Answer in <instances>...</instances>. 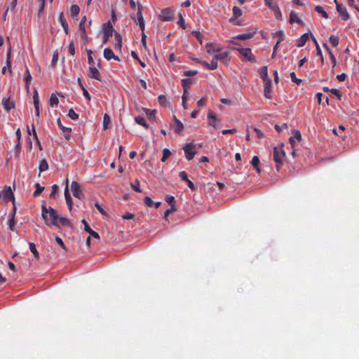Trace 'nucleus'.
Instances as JSON below:
<instances>
[{"label": "nucleus", "instance_id": "obj_1", "mask_svg": "<svg viewBox=\"0 0 359 359\" xmlns=\"http://www.w3.org/2000/svg\"><path fill=\"white\" fill-rule=\"evenodd\" d=\"M232 50H237L243 60L249 61L251 62H256L255 57L252 53V50L250 48H233Z\"/></svg>", "mask_w": 359, "mask_h": 359}, {"label": "nucleus", "instance_id": "obj_2", "mask_svg": "<svg viewBox=\"0 0 359 359\" xmlns=\"http://www.w3.org/2000/svg\"><path fill=\"white\" fill-rule=\"evenodd\" d=\"M285 156V152L282 149L281 147H275L273 150V161L276 163V168L277 170L280 169V167L283 164V159Z\"/></svg>", "mask_w": 359, "mask_h": 359}, {"label": "nucleus", "instance_id": "obj_3", "mask_svg": "<svg viewBox=\"0 0 359 359\" xmlns=\"http://www.w3.org/2000/svg\"><path fill=\"white\" fill-rule=\"evenodd\" d=\"M131 18L135 20L137 25H140V27L142 32L144 31L145 24L144 20L142 15V8L140 5L137 6V10L136 14H133Z\"/></svg>", "mask_w": 359, "mask_h": 359}, {"label": "nucleus", "instance_id": "obj_4", "mask_svg": "<svg viewBox=\"0 0 359 359\" xmlns=\"http://www.w3.org/2000/svg\"><path fill=\"white\" fill-rule=\"evenodd\" d=\"M46 225H54L58 226L57 213L52 207H49L48 220L45 221Z\"/></svg>", "mask_w": 359, "mask_h": 359}, {"label": "nucleus", "instance_id": "obj_5", "mask_svg": "<svg viewBox=\"0 0 359 359\" xmlns=\"http://www.w3.org/2000/svg\"><path fill=\"white\" fill-rule=\"evenodd\" d=\"M183 149L185 153L186 158L188 161L192 160L196 154V151L195 150V145L193 143L187 144L183 147Z\"/></svg>", "mask_w": 359, "mask_h": 359}, {"label": "nucleus", "instance_id": "obj_6", "mask_svg": "<svg viewBox=\"0 0 359 359\" xmlns=\"http://www.w3.org/2000/svg\"><path fill=\"white\" fill-rule=\"evenodd\" d=\"M162 21H171L174 18L173 10L170 8H163L159 15Z\"/></svg>", "mask_w": 359, "mask_h": 359}, {"label": "nucleus", "instance_id": "obj_7", "mask_svg": "<svg viewBox=\"0 0 359 359\" xmlns=\"http://www.w3.org/2000/svg\"><path fill=\"white\" fill-rule=\"evenodd\" d=\"M229 55L230 53L229 51L219 52L217 54L213 55V58L218 61L222 62L224 65H228L229 62Z\"/></svg>", "mask_w": 359, "mask_h": 359}, {"label": "nucleus", "instance_id": "obj_8", "mask_svg": "<svg viewBox=\"0 0 359 359\" xmlns=\"http://www.w3.org/2000/svg\"><path fill=\"white\" fill-rule=\"evenodd\" d=\"M207 118L209 121L208 124L215 129L220 128L219 123L220 121L217 118V116L212 111H210L208 113Z\"/></svg>", "mask_w": 359, "mask_h": 359}, {"label": "nucleus", "instance_id": "obj_9", "mask_svg": "<svg viewBox=\"0 0 359 359\" xmlns=\"http://www.w3.org/2000/svg\"><path fill=\"white\" fill-rule=\"evenodd\" d=\"M336 4L337 11L342 18L344 20H348L350 18L349 14L348 13L346 8L342 5L339 4L337 0H334Z\"/></svg>", "mask_w": 359, "mask_h": 359}, {"label": "nucleus", "instance_id": "obj_10", "mask_svg": "<svg viewBox=\"0 0 359 359\" xmlns=\"http://www.w3.org/2000/svg\"><path fill=\"white\" fill-rule=\"evenodd\" d=\"M242 11L237 6H233V16L229 19V22H232L233 25H240L241 24L236 21V20L242 15Z\"/></svg>", "mask_w": 359, "mask_h": 359}, {"label": "nucleus", "instance_id": "obj_11", "mask_svg": "<svg viewBox=\"0 0 359 359\" xmlns=\"http://www.w3.org/2000/svg\"><path fill=\"white\" fill-rule=\"evenodd\" d=\"M71 189L74 197L81 198L82 196V192L81 187L77 182L73 181L71 184Z\"/></svg>", "mask_w": 359, "mask_h": 359}, {"label": "nucleus", "instance_id": "obj_12", "mask_svg": "<svg viewBox=\"0 0 359 359\" xmlns=\"http://www.w3.org/2000/svg\"><path fill=\"white\" fill-rule=\"evenodd\" d=\"M113 25L110 21L107 22L103 25L104 36H106L107 38L111 37L113 34Z\"/></svg>", "mask_w": 359, "mask_h": 359}, {"label": "nucleus", "instance_id": "obj_13", "mask_svg": "<svg viewBox=\"0 0 359 359\" xmlns=\"http://www.w3.org/2000/svg\"><path fill=\"white\" fill-rule=\"evenodd\" d=\"M207 53L212 55L214 53H217L221 51V48L219 46L214 45L212 43L209 42L205 44Z\"/></svg>", "mask_w": 359, "mask_h": 359}, {"label": "nucleus", "instance_id": "obj_14", "mask_svg": "<svg viewBox=\"0 0 359 359\" xmlns=\"http://www.w3.org/2000/svg\"><path fill=\"white\" fill-rule=\"evenodd\" d=\"M88 76L91 79H95L101 81V75L98 69L94 66H89Z\"/></svg>", "mask_w": 359, "mask_h": 359}, {"label": "nucleus", "instance_id": "obj_15", "mask_svg": "<svg viewBox=\"0 0 359 359\" xmlns=\"http://www.w3.org/2000/svg\"><path fill=\"white\" fill-rule=\"evenodd\" d=\"M104 57L107 60L113 58L115 60L120 61L118 56L115 55L113 50L110 48H106L104 49Z\"/></svg>", "mask_w": 359, "mask_h": 359}, {"label": "nucleus", "instance_id": "obj_16", "mask_svg": "<svg viewBox=\"0 0 359 359\" xmlns=\"http://www.w3.org/2000/svg\"><path fill=\"white\" fill-rule=\"evenodd\" d=\"M65 198L69 210L72 208V199L71 198L69 187H68V180L66 182V187L65 188Z\"/></svg>", "mask_w": 359, "mask_h": 359}, {"label": "nucleus", "instance_id": "obj_17", "mask_svg": "<svg viewBox=\"0 0 359 359\" xmlns=\"http://www.w3.org/2000/svg\"><path fill=\"white\" fill-rule=\"evenodd\" d=\"M264 82V95L267 99L271 98V80Z\"/></svg>", "mask_w": 359, "mask_h": 359}, {"label": "nucleus", "instance_id": "obj_18", "mask_svg": "<svg viewBox=\"0 0 359 359\" xmlns=\"http://www.w3.org/2000/svg\"><path fill=\"white\" fill-rule=\"evenodd\" d=\"M81 222L84 224V230L88 232L90 236H92L95 238H99V234L95 231L92 230L91 228L88 226V223L85 219H83Z\"/></svg>", "mask_w": 359, "mask_h": 359}, {"label": "nucleus", "instance_id": "obj_19", "mask_svg": "<svg viewBox=\"0 0 359 359\" xmlns=\"http://www.w3.org/2000/svg\"><path fill=\"white\" fill-rule=\"evenodd\" d=\"M4 197L8 201H12L13 203H14V201H15L14 194H13V192L11 187H7L5 189V190L4 191Z\"/></svg>", "mask_w": 359, "mask_h": 359}, {"label": "nucleus", "instance_id": "obj_20", "mask_svg": "<svg viewBox=\"0 0 359 359\" xmlns=\"http://www.w3.org/2000/svg\"><path fill=\"white\" fill-rule=\"evenodd\" d=\"M259 74L264 81L271 80L268 76V69L266 66H263L259 69Z\"/></svg>", "mask_w": 359, "mask_h": 359}, {"label": "nucleus", "instance_id": "obj_21", "mask_svg": "<svg viewBox=\"0 0 359 359\" xmlns=\"http://www.w3.org/2000/svg\"><path fill=\"white\" fill-rule=\"evenodd\" d=\"M33 100H34V108L36 111V116H39V98L38 95V93L36 90L34 91V95H33Z\"/></svg>", "mask_w": 359, "mask_h": 359}, {"label": "nucleus", "instance_id": "obj_22", "mask_svg": "<svg viewBox=\"0 0 359 359\" xmlns=\"http://www.w3.org/2000/svg\"><path fill=\"white\" fill-rule=\"evenodd\" d=\"M202 65L210 70H215L218 67L217 61L215 60L213 57L210 63H208V62L205 61V62H202Z\"/></svg>", "mask_w": 359, "mask_h": 359}, {"label": "nucleus", "instance_id": "obj_23", "mask_svg": "<svg viewBox=\"0 0 359 359\" xmlns=\"http://www.w3.org/2000/svg\"><path fill=\"white\" fill-rule=\"evenodd\" d=\"M2 103H3L4 109L8 111L15 107L14 102L11 101L10 98L4 97L2 100Z\"/></svg>", "mask_w": 359, "mask_h": 359}, {"label": "nucleus", "instance_id": "obj_24", "mask_svg": "<svg viewBox=\"0 0 359 359\" xmlns=\"http://www.w3.org/2000/svg\"><path fill=\"white\" fill-rule=\"evenodd\" d=\"M309 38V34L308 33H305V34H302L300 36V38L298 39L297 46L299 48L303 47L305 45V43H306V41H308Z\"/></svg>", "mask_w": 359, "mask_h": 359}, {"label": "nucleus", "instance_id": "obj_25", "mask_svg": "<svg viewBox=\"0 0 359 359\" xmlns=\"http://www.w3.org/2000/svg\"><path fill=\"white\" fill-rule=\"evenodd\" d=\"M114 38L116 41L114 43V48L116 49L121 50L122 47V37L121 34L118 32H115Z\"/></svg>", "mask_w": 359, "mask_h": 359}, {"label": "nucleus", "instance_id": "obj_26", "mask_svg": "<svg viewBox=\"0 0 359 359\" xmlns=\"http://www.w3.org/2000/svg\"><path fill=\"white\" fill-rule=\"evenodd\" d=\"M32 75L29 72V69L27 67L26 71H25V88L27 90H29V85H30V83L32 82Z\"/></svg>", "mask_w": 359, "mask_h": 359}, {"label": "nucleus", "instance_id": "obj_27", "mask_svg": "<svg viewBox=\"0 0 359 359\" xmlns=\"http://www.w3.org/2000/svg\"><path fill=\"white\" fill-rule=\"evenodd\" d=\"M173 119L175 122V131L180 134L184 129V125L175 116H174Z\"/></svg>", "mask_w": 359, "mask_h": 359}, {"label": "nucleus", "instance_id": "obj_28", "mask_svg": "<svg viewBox=\"0 0 359 359\" xmlns=\"http://www.w3.org/2000/svg\"><path fill=\"white\" fill-rule=\"evenodd\" d=\"M275 35H280V38L278 39L274 47H273V54H275V53L276 52L277 49H278V46L279 45V43L283 41L284 39V34L283 32V31H277L274 33Z\"/></svg>", "mask_w": 359, "mask_h": 359}, {"label": "nucleus", "instance_id": "obj_29", "mask_svg": "<svg viewBox=\"0 0 359 359\" xmlns=\"http://www.w3.org/2000/svg\"><path fill=\"white\" fill-rule=\"evenodd\" d=\"M290 22L293 24L294 22L303 25L302 20L297 16V15L292 11L290 14Z\"/></svg>", "mask_w": 359, "mask_h": 359}, {"label": "nucleus", "instance_id": "obj_30", "mask_svg": "<svg viewBox=\"0 0 359 359\" xmlns=\"http://www.w3.org/2000/svg\"><path fill=\"white\" fill-rule=\"evenodd\" d=\"M181 82L183 87V91H185V93H188L189 86L192 83V80L190 79H184Z\"/></svg>", "mask_w": 359, "mask_h": 359}, {"label": "nucleus", "instance_id": "obj_31", "mask_svg": "<svg viewBox=\"0 0 359 359\" xmlns=\"http://www.w3.org/2000/svg\"><path fill=\"white\" fill-rule=\"evenodd\" d=\"M259 163H260V161H259V158L257 156H253V158L251 161V164L252 165V166L255 168L257 172H258V173L261 172V169L259 167Z\"/></svg>", "mask_w": 359, "mask_h": 359}, {"label": "nucleus", "instance_id": "obj_32", "mask_svg": "<svg viewBox=\"0 0 359 359\" xmlns=\"http://www.w3.org/2000/svg\"><path fill=\"white\" fill-rule=\"evenodd\" d=\"M253 36L254 33L242 34L233 36V39L237 40H246L252 38Z\"/></svg>", "mask_w": 359, "mask_h": 359}, {"label": "nucleus", "instance_id": "obj_33", "mask_svg": "<svg viewBox=\"0 0 359 359\" xmlns=\"http://www.w3.org/2000/svg\"><path fill=\"white\" fill-rule=\"evenodd\" d=\"M135 122L144 127L146 129L149 128V125L147 123L146 120L144 117L138 116L135 118Z\"/></svg>", "mask_w": 359, "mask_h": 359}, {"label": "nucleus", "instance_id": "obj_34", "mask_svg": "<svg viewBox=\"0 0 359 359\" xmlns=\"http://www.w3.org/2000/svg\"><path fill=\"white\" fill-rule=\"evenodd\" d=\"M144 110L150 120L155 121L156 113L155 109H144Z\"/></svg>", "mask_w": 359, "mask_h": 359}, {"label": "nucleus", "instance_id": "obj_35", "mask_svg": "<svg viewBox=\"0 0 359 359\" xmlns=\"http://www.w3.org/2000/svg\"><path fill=\"white\" fill-rule=\"evenodd\" d=\"M40 172L46 171L48 169V163L46 159H42L39 165Z\"/></svg>", "mask_w": 359, "mask_h": 359}, {"label": "nucleus", "instance_id": "obj_36", "mask_svg": "<svg viewBox=\"0 0 359 359\" xmlns=\"http://www.w3.org/2000/svg\"><path fill=\"white\" fill-rule=\"evenodd\" d=\"M86 16H83L79 23V29L82 32V36L83 38H86V29H85V26H84V23L86 22Z\"/></svg>", "mask_w": 359, "mask_h": 359}, {"label": "nucleus", "instance_id": "obj_37", "mask_svg": "<svg viewBox=\"0 0 359 359\" xmlns=\"http://www.w3.org/2000/svg\"><path fill=\"white\" fill-rule=\"evenodd\" d=\"M57 223H58V226L60 225L69 226L70 224V222L67 218L64 217H59L58 216H57Z\"/></svg>", "mask_w": 359, "mask_h": 359}, {"label": "nucleus", "instance_id": "obj_38", "mask_svg": "<svg viewBox=\"0 0 359 359\" xmlns=\"http://www.w3.org/2000/svg\"><path fill=\"white\" fill-rule=\"evenodd\" d=\"M323 46H324L325 48H326L327 50L329 52L330 57V59H331L332 63V68H334L336 66V64H337L336 58H335L334 54L332 53V52L331 51V50L327 46V44L324 43Z\"/></svg>", "mask_w": 359, "mask_h": 359}, {"label": "nucleus", "instance_id": "obj_39", "mask_svg": "<svg viewBox=\"0 0 359 359\" xmlns=\"http://www.w3.org/2000/svg\"><path fill=\"white\" fill-rule=\"evenodd\" d=\"M29 250L35 258H39V254L36 250V245L34 243H29Z\"/></svg>", "mask_w": 359, "mask_h": 359}, {"label": "nucleus", "instance_id": "obj_40", "mask_svg": "<svg viewBox=\"0 0 359 359\" xmlns=\"http://www.w3.org/2000/svg\"><path fill=\"white\" fill-rule=\"evenodd\" d=\"M264 4L267 6L271 10L273 9L276 6H278L276 0H264Z\"/></svg>", "mask_w": 359, "mask_h": 359}, {"label": "nucleus", "instance_id": "obj_41", "mask_svg": "<svg viewBox=\"0 0 359 359\" xmlns=\"http://www.w3.org/2000/svg\"><path fill=\"white\" fill-rule=\"evenodd\" d=\"M329 41L333 47H337L339 44V39L337 36L331 35L329 38Z\"/></svg>", "mask_w": 359, "mask_h": 359}, {"label": "nucleus", "instance_id": "obj_42", "mask_svg": "<svg viewBox=\"0 0 359 359\" xmlns=\"http://www.w3.org/2000/svg\"><path fill=\"white\" fill-rule=\"evenodd\" d=\"M50 105L53 107L54 105H57L59 103V100L55 93H52L50 97Z\"/></svg>", "mask_w": 359, "mask_h": 359}, {"label": "nucleus", "instance_id": "obj_43", "mask_svg": "<svg viewBox=\"0 0 359 359\" xmlns=\"http://www.w3.org/2000/svg\"><path fill=\"white\" fill-rule=\"evenodd\" d=\"M49 211V208H47L46 205H43L41 206V216L44 221L48 220V214Z\"/></svg>", "mask_w": 359, "mask_h": 359}, {"label": "nucleus", "instance_id": "obj_44", "mask_svg": "<svg viewBox=\"0 0 359 359\" xmlns=\"http://www.w3.org/2000/svg\"><path fill=\"white\" fill-rule=\"evenodd\" d=\"M315 11L317 13L321 14L323 16V18H325L326 19H327L329 18L327 13L324 11V9H323V8L322 6H316L315 7Z\"/></svg>", "mask_w": 359, "mask_h": 359}, {"label": "nucleus", "instance_id": "obj_45", "mask_svg": "<svg viewBox=\"0 0 359 359\" xmlns=\"http://www.w3.org/2000/svg\"><path fill=\"white\" fill-rule=\"evenodd\" d=\"M57 123L58 127L62 130V131L63 133H70L71 132L70 128L65 127L62 124L60 118H57Z\"/></svg>", "mask_w": 359, "mask_h": 359}, {"label": "nucleus", "instance_id": "obj_46", "mask_svg": "<svg viewBox=\"0 0 359 359\" xmlns=\"http://www.w3.org/2000/svg\"><path fill=\"white\" fill-rule=\"evenodd\" d=\"M80 12V8L78 5H72L71 6V14L74 16H77Z\"/></svg>", "mask_w": 359, "mask_h": 359}, {"label": "nucleus", "instance_id": "obj_47", "mask_svg": "<svg viewBox=\"0 0 359 359\" xmlns=\"http://www.w3.org/2000/svg\"><path fill=\"white\" fill-rule=\"evenodd\" d=\"M176 210H177V209H176L175 205H172V207H170V208L167 209L164 212V215H163L164 219L168 220V217L169 216V215L171 214L172 212H175Z\"/></svg>", "mask_w": 359, "mask_h": 359}, {"label": "nucleus", "instance_id": "obj_48", "mask_svg": "<svg viewBox=\"0 0 359 359\" xmlns=\"http://www.w3.org/2000/svg\"><path fill=\"white\" fill-rule=\"evenodd\" d=\"M171 153L170 151V150L168 149H164L163 150V156L161 159V161L162 162H165L168 158V157L170 156Z\"/></svg>", "mask_w": 359, "mask_h": 359}, {"label": "nucleus", "instance_id": "obj_49", "mask_svg": "<svg viewBox=\"0 0 359 359\" xmlns=\"http://www.w3.org/2000/svg\"><path fill=\"white\" fill-rule=\"evenodd\" d=\"M130 187L135 191L142 192V190L140 188V181L138 180H135V183H131Z\"/></svg>", "mask_w": 359, "mask_h": 359}, {"label": "nucleus", "instance_id": "obj_50", "mask_svg": "<svg viewBox=\"0 0 359 359\" xmlns=\"http://www.w3.org/2000/svg\"><path fill=\"white\" fill-rule=\"evenodd\" d=\"M272 11H273L274 15L276 19L280 20H282V13H281L280 9L279 8L278 6H276V8L272 9Z\"/></svg>", "mask_w": 359, "mask_h": 359}, {"label": "nucleus", "instance_id": "obj_51", "mask_svg": "<svg viewBox=\"0 0 359 359\" xmlns=\"http://www.w3.org/2000/svg\"><path fill=\"white\" fill-rule=\"evenodd\" d=\"M191 34L194 35L197 40L199 41V43L202 44L203 38V34L198 31H193Z\"/></svg>", "mask_w": 359, "mask_h": 359}, {"label": "nucleus", "instance_id": "obj_52", "mask_svg": "<svg viewBox=\"0 0 359 359\" xmlns=\"http://www.w3.org/2000/svg\"><path fill=\"white\" fill-rule=\"evenodd\" d=\"M11 48L8 49V52H7V54H6V65H7V67L9 68V71L10 72H11Z\"/></svg>", "mask_w": 359, "mask_h": 359}, {"label": "nucleus", "instance_id": "obj_53", "mask_svg": "<svg viewBox=\"0 0 359 359\" xmlns=\"http://www.w3.org/2000/svg\"><path fill=\"white\" fill-rule=\"evenodd\" d=\"M15 218H13V217H11V218L8 221L9 229L12 231H14L15 230Z\"/></svg>", "mask_w": 359, "mask_h": 359}, {"label": "nucleus", "instance_id": "obj_54", "mask_svg": "<svg viewBox=\"0 0 359 359\" xmlns=\"http://www.w3.org/2000/svg\"><path fill=\"white\" fill-rule=\"evenodd\" d=\"M290 78H291L292 81H293L294 83H296L297 85H299L302 83V80L297 79L296 77V74L294 72L290 73Z\"/></svg>", "mask_w": 359, "mask_h": 359}, {"label": "nucleus", "instance_id": "obj_55", "mask_svg": "<svg viewBox=\"0 0 359 359\" xmlns=\"http://www.w3.org/2000/svg\"><path fill=\"white\" fill-rule=\"evenodd\" d=\"M44 190V187H41L39 183L36 184V190L34 193L35 196H39Z\"/></svg>", "mask_w": 359, "mask_h": 359}, {"label": "nucleus", "instance_id": "obj_56", "mask_svg": "<svg viewBox=\"0 0 359 359\" xmlns=\"http://www.w3.org/2000/svg\"><path fill=\"white\" fill-rule=\"evenodd\" d=\"M165 201L169 204L170 205L171 207H172V205H175V197L172 196H170V195H167L165 196Z\"/></svg>", "mask_w": 359, "mask_h": 359}, {"label": "nucleus", "instance_id": "obj_57", "mask_svg": "<svg viewBox=\"0 0 359 359\" xmlns=\"http://www.w3.org/2000/svg\"><path fill=\"white\" fill-rule=\"evenodd\" d=\"M57 190H58V187L57 184H53L52 186V191L50 194V198H56V195H57Z\"/></svg>", "mask_w": 359, "mask_h": 359}, {"label": "nucleus", "instance_id": "obj_58", "mask_svg": "<svg viewBox=\"0 0 359 359\" xmlns=\"http://www.w3.org/2000/svg\"><path fill=\"white\" fill-rule=\"evenodd\" d=\"M109 122H110V116L108 114H105L103 117V128H104V129L107 128V126L109 123Z\"/></svg>", "mask_w": 359, "mask_h": 359}, {"label": "nucleus", "instance_id": "obj_59", "mask_svg": "<svg viewBox=\"0 0 359 359\" xmlns=\"http://www.w3.org/2000/svg\"><path fill=\"white\" fill-rule=\"evenodd\" d=\"M58 60V53L57 51H55L53 55L52 61H51V66L53 67H55V65Z\"/></svg>", "mask_w": 359, "mask_h": 359}, {"label": "nucleus", "instance_id": "obj_60", "mask_svg": "<svg viewBox=\"0 0 359 359\" xmlns=\"http://www.w3.org/2000/svg\"><path fill=\"white\" fill-rule=\"evenodd\" d=\"M189 94V92H188V93H185V91L183 92V95L182 96V106H183L184 109H187V100L188 99Z\"/></svg>", "mask_w": 359, "mask_h": 359}, {"label": "nucleus", "instance_id": "obj_61", "mask_svg": "<svg viewBox=\"0 0 359 359\" xmlns=\"http://www.w3.org/2000/svg\"><path fill=\"white\" fill-rule=\"evenodd\" d=\"M68 116L72 119L76 120L79 118V114H76L73 109H70L68 112Z\"/></svg>", "mask_w": 359, "mask_h": 359}, {"label": "nucleus", "instance_id": "obj_62", "mask_svg": "<svg viewBox=\"0 0 359 359\" xmlns=\"http://www.w3.org/2000/svg\"><path fill=\"white\" fill-rule=\"evenodd\" d=\"M39 15H41L43 13L44 6H45V0H39Z\"/></svg>", "mask_w": 359, "mask_h": 359}, {"label": "nucleus", "instance_id": "obj_63", "mask_svg": "<svg viewBox=\"0 0 359 359\" xmlns=\"http://www.w3.org/2000/svg\"><path fill=\"white\" fill-rule=\"evenodd\" d=\"M177 24L182 28V29H185L186 28V25H185V23H184V20L183 18V16L181 13L179 14V20L177 21Z\"/></svg>", "mask_w": 359, "mask_h": 359}, {"label": "nucleus", "instance_id": "obj_64", "mask_svg": "<svg viewBox=\"0 0 359 359\" xmlns=\"http://www.w3.org/2000/svg\"><path fill=\"white\" fill-rule=\"evenodd\" d=\"M330 92L332 95H335L336 97H337V98L339 100H341V92L337 89V88H332L330 89Z\"/></svg>", "mask_w": 359, "mask_h": 359}]
</instances>
